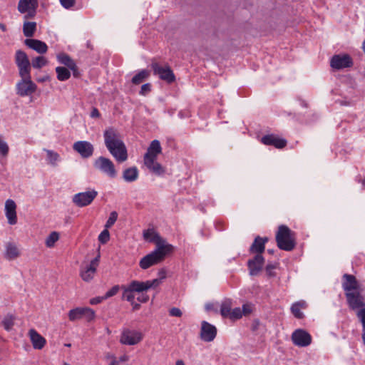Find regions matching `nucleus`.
Listing matches in <instances>:
<instances>
[{
    "label": "nucleus",
    "instance_id": "obj_1",
    "mask_svg": "<svg viewBox=\"0 0 365 365\" xmlns=\"http://www.w3.org/2000/svg\"><path fill=\"white\" fill-rule=\"evenodd\" d=\"M104 143L109 153L118 163L128 159L126 146L120 133L113 127H109L103 133Z\"/></svg>",
    "mask_w": 365,
    "mask_h": 365
},
{
    "label": "nucleus",
    "instance_id": "obj_2",
    "mask_svg": "<svg viewBox=\"0 0 365 365\" xmlns=\"http://www.w3.org/2000/svg\"><path fill=\"white\" fill-rule=\"evenodd\" d=\"M162 152L160 141L154 140L151 141L147 152L143 157V163L146 168L156 175H162L165 173V169L157 162V158Z\"/></svg>",
    "mask_w": 365,
    "mask_h": 365
},
{
    "label": "nucleus",
    "instance_id": "obj_3",
    "mask_svg": "<svg viewBox=\"0 0 365 365\" xmlns=\"http://www.w3.org/2000/svg\"><path fill=\"white\" fill-rule=\"evenodd\" d=\"M161 283L162 281L158 278L145 282L133 280L129 283L128 289L125 292L126 297L128 299L132 300L133 298V292H137L140 294L137 297L138 301L145 303L149 300V297L147 294L144 293V292L148 291L150 288H156Z\"/></svg>",
    "mask_w": 365,
    "mask_h": 365
},
{
    "label": "nucleus",
    "instance_id": "obj_4",
    "mask_svg": "<svg viewBox=\"0 0 365 365\" xmlns=\"http://www.w3.org/2000/svg\"><path fill=\"white\" fill-rule=\"evenodd\" d=\"M174 250L173 246L158 247L150 253L144 256L139 262V266L143 269H147L152 266L162 262L165 257Z\"/></svg>",
    "mask_w": 365,
    "mask_h": 365
},
{
    "label": "nucleus",
    "instance_id": "obj_5",
    "mask_svg": "<svg viewBox=\"0 0 365 365\" xmlns=\"http://www.w3.org/2000/svg\"><path fill=\"white\" fill-rule=\"evenodd\" d=\"M277 247L284 251H292L296 246V235L286 225H280L276 233Z\"/></svg>",
    "mask_w": 365,
    "mask_h": 365
},
{
    "label": "nucleus",
    "instance_id": "obj_6",
    "mask_svg": "<svg viewBox=\"0 0 365 365\" xmlns=\"http://www.w3.org/2000/svg\"><path fill=\"white\" fill-rule=\"evenodd\" d=\"M93 167L96 170L106 175L110 178H115L117 176L118 171L113 162L106 157L100 156L96 158L93 163Z\"/></svg>",
    "mask_w": 365,
    "mask_h": 365
},
{
    "label": "nucleus",
    "instance_id": "obj_7",
    "mask_svg": "<svg viewBox=\"0 0 365 365\" xmlns=\"http://www.w3.org/2000/svg\"><path fill=\"white\" fill-rule=\"evenodd\" d=\"M151 68L154 75L158 76L166 83H172L175 81V76L168 64L162 66L157 62H154L152 63Z\"/></svg>",
    "mask_w": 365,
    "mask_h": 365
},
{
    "label": "nucleus",
    "instance_id": "obj_8",
    "mask_svg": "<svg viewBox=\"0 0 365 365\" xmlns=\"http://www.w3.org/2000/svg\"><path fill=\"white\" fill-rule=\"evenodd\" d=\"M143 338L142 332L130 329H124L120 337V342L125 345H135L140 343Z\"/></svg>",
    "mask_w": 365,
    "mask_h": 365
},
{
    "label": "nucleus",
    "instance_id": "obj_9",
    "mask_svg": "<svg viewBox=\"0 0 365 365\" xmlns=\"http://www.w3.org/2000/svg\"><path fill=\"white\" fill-rule=\"evenodd\" d=\"M97 195L98 192L95 190L78 192L73 196L72 202L79 207H86L91 205Z\"/></svg>",
    "mask_w": 365,
    "mask_h": 365
},
{
    "label": "nucleus",
    "instance_id": "obj_10",
    "mask_svg": "<svg viewBox=\"0 0 365 365\" xmlns=\"http://www.w3.org/2000/svg\"><path fill=\"white\" fill-rule=\"evenodd\" d=\"M15 61L19 68L20 76L31 75V63L24 51L18 50L16 52Z\"/></svg>",
    "mask_w": 365,
    "mask_h": 365
},
{
    "label": "nucleus",
    "instance_id": "obj_11",
    "mask_svg": "<svg viewBox=\"0 0 365 365\" xmlns=\"http://www.w3.org/2000/svg\"><path fill=\"white\" fill-rule=\"evenodd\" d=\"M143 237L146 242L155 244L156 248L165 247V246H173L172 245L168 244L165 239L161 237L154 228H148L143 230Z\"/></svg>",
    "mask_w": 365,
    "mask_h": 365
},
{
    "label": "nucleus",
    "instance_id": "obj_12",
    "mask_svg": "<svg viewBox=\"0 0 365 365\" xmlns=\"http://www.w3.org/2000/svg\"><path fill=\"white\" fill-rule=\"evenodd\" d=\"M330 66L334 70H341L353 66V61L348 54L334 55L330 60Z\"/></svg>",
    "mask_w": 365,
    "mask_h": 365
},
{
    "label": "nucleus",
    "instance_id": "obj_13",
    "mask_svg": "<svg viewBox=\"0 0 365 365\" xmlns=\"http://www.w3.org/2000/svg\"><path fill=\"white\" fill-rule=\"evenodd\" d=\"M21 77L22 79L16 86L17 93L21 96H26L34 93L36 90V86L31 81V75Z\"/></svg>",
    "mask_w": 365,
    "mask_h": 365
},
{
    "label": "nucleus",
    "instance_id": "obj_14",
    "mask_svg": "<svg viewBox=\"0 0 365 365\" xmlns=\"http://www.w3.org/2000/svg\"><path fill=\"white\" fill-rule=\"evenodd\" d=\"M346 298L349 307L353 309L364 308L365 295L361 293V289L356 292L346 293Z\"/></svg>",
    "mask_w": 365,
    "mask_h": 365
},
{
    "label": "nucleus",
    "instance_id": "obj_15",
    "mask_svg": "<svg viewBox=\"0 0 365 365\" xmlns=\"http://www.w3.org/2000/svg\"><path fill=\"white\" fill-rule=\"evenodd\" d=\"M292 340L294 345L299 347H304L312 343V336L305 330L298 329L292 333Z\"/></svg>",
    "mask_w": 365,
    "mask_h": 365
},
{
    "label": "nucleus",
    "instance_id": "obj_16",
    "mask_svg": "<svg viewBox=\"0 0 365 365\" xmlns=\"http://www.w3.org/2000/svg\"><path fill=\"white\" fill-rule=\"evenodd\" d=\"M217 335L216 327L206 321L201 323L200 338L206 342L212 341Z\"/></svg>",
    "mask_w": 365,
    "mask_h": 365
},
{
    "label": "nucleus",
    "instance_id": "obj_17",
    "mask_svg": "<svg viewBox=\"0 0 365 365\" xmlns=\"http://www.w3.org/2000/svg\"><path fill=\"white\" fill-rule=\"evenodd\" d=\"M73 149L83 158H90L94 151V148L90 142L83 140L74 143Z\"/></svg>",
    "mask_w": 365,
    "mask_h": 365
},
{
    "label": "nucleus",
    "instance_id": "obj_18",
    "mask_svg": "<svg viewBox=\"0 0 365 365\" xmlns=\"http://www.w3.org/2000/svg\"><path fill=\"white\" fill-rule=\"evenodd\" d=\"M342 287L346 293L360 290V286L356 277L352 274H344L343 275Z\"/></svg>",
    "mask_w": 365,
    "mask_h": 365
},
{
    "label": "nucleus",
    "instance_id": "obj_19",
    "mask_svg": "<svg viewBox=\"0 0 365 365\" xmlns=\"http://www.w3.org/2000/svg\"><path fill=\"white\" fill-rule=\"evenodd\" d=\"M264 263V258L262 255H255L252 259L247 262L250 275L255 276L262 270Z\"/></svg>",
    "mask_w": 365,
    "mask_h": 365
},
{
    "label": "nucleus",
    "instance_id": "obj_20",
    "mask_svg": "<svg viewBox=\"0 0 365 365\" xmlns=\"http://www.w3.org/2000/svg\"><path fill=\"white\" fill-rule=\"evenodd\" d=\"M4 210L8 223L11 225H16L17 223V215L15 202L11 199L6 200Z\"/></svg>",
    "mask_w": 365,
    "mask_h": 365
},
{
    "label": "nucleus",
    "instance_id": "obj_21",
    "mask_svg": "<svg viewBox=\"0 0 365 365\" xmlns=\"http://www.w3.org/2000/svg\"><path fill=\"white\" fill-rule=\"evenodd\" d=\"M268 240L269 238L267 237H262L260 236H257L249 249L250 254L262 255V253L265 250V245Z\"/></svg>",
    "mask_w": 365,
    "mask_h": 365
},
{
    "label": "nucleus",
    "instance_id": "obj_22",
    "mask_svg": "<svg viewBox=\"0 0 365 365\" xmlns=\"http://www.w3.org/2000/svg\"><path fill=\"white\" fill-rule=\"evenodd\" d=\"M261 142L266 145H273L276 148L281 149L287 145V140L274 134L266 135L261 139Z\"/></svg>",
    "mask_w": 365,
    "mask_h": 365
},
{
    "label": "nucleus",
    "instance_id": "obj_23",
    "mask_svg": "<svg viewBox=\"0 0 365 365\" xmlns=\"http://www.w3.org/2000/svg\"><path fill=\"white\" fill-rule=\"evenodd\" d=\"M28 334L30 338L31 342L33 345V347L35 349L40 350L45 346L46 344V340L45 339L44 337L39 334L36 329H29Z\"/></svg>",
    "mask_w": 365,
    "mask_h": 365
},
{
    "label": "nucleus",
    "instance_id": "obj_24",
    "mask_svg": "<svg viewBox=\"0 0 365 365\" xmlns=\"http://www.w3.org/2000/svg\"><path fill=\"white\" fill-rule=\"evenodd\" d=\"M38 5V0H20L18 4V10L21 14L26 12H35Z\"/></svg>",
    "mask_w": 365,
    "mask_h": 365
},
{
    "label": "nucleus",
    "instance_id": "obj_25",
    "mask_svg": "<svg viewBox=\"0 0 365 365\" xmlns=\"http://www.w3.org/2000/svg\"><path fill=\"white\" fill-rule=\"evenodd\" d=\"M97 268L90 264H83L80 268V276L86 282H91L96 272Z\"/></svg>",
    "mask_w": 365,
    "mask_h": 365
},
{
    "label": "nucleus",
    "instance_id": "obj_26",
    "mask_svg": "<svg viewBox=\"0 0 365 365\" xmlns=\"http://www.w3.org/2000/svg\"><path fill=\"white\" fill-rule=\"evenodd\" d=\"M25 44L41 54L46 53L48 50L47 45L40 40L32 38L26 39Z\"/></svg>",
    "mask_w": 365,
    "mask_h": 365
},
{
    "label": "nucleus",
    "instance_id": "obj_27",
    "mask_svg": "<svg viewBox=\"0 0 365 365\" xmlns=\"http://www.w3.org/2000/svg\"><path fill=\"white\" fill-rule=\"evenodd\" d=\"M20 255L17 246L14 243H8L6 246L4 257L9 260H13Z\"/></svg>",
    "mask_w": 365,
    "mask_h": 365
},
{
    "label": "nucleus",
    "instance_id": "obj_28",
    "mask_svg": "<svg viewBox=\"0 0 365 365\" xmlns=\"http://www.w3.org/2000/svg\"><path fill=\"white\" fill-rule=\"evenodd\" d=\"M123 178L126 182H134L138 178V170L136 167L125 169L123 173Z\"/></svg>",
    "mask_w": 365,
    "mask_h": 365
},
{
    "label": "nucleus",
    "instance_id": "obj_29",
    "mask_svg": "<svg viewBox=\"0 0 365 365\" xmlns=\"http://www.w3.org/2000/svg\"><path fill=\"white\" fill-rule=\"evenodd\" d=\"M307 304L304 301H299L294 303L291 307V312L293 315L297 319H302L304 314L301 311L302 309H305Z\"/></svg>",
    "mask_w": 365,
    "mask_h": 365
},
{
    "label": "nucleus",
    "instance_id": "obj_30",
    "mask_svg": "<svg viewBox=\"0 0 365 365\" xmlns=\"http://www.w3.org/2000/svg\"><path fill=\"white\" fill-rule=\"evenodd\" d=\"M55 70L57 75V79L60 81H67L71 77L69 68L63 66H58Z\"/></svg>",
    "mask_w": 365,
    "mask_h": 365
},
{
    "label": "nucleus",
    "instance_id": "obj_31",
    "mask_svg": "<svg viewBox=\"0 0 365 365\" xmlns=\"http://www.w3.org/2000/svg\"><path fill=\"white\" fill-rule=\"evenodd\" d=\"M84 312V307H76L71 309L68 313V319L71 322L81 319Z\"/></svg>",
    "mask_w": 365,
    "mask_h": 365
},
{
    "label": "nucleus",
    "instance_id": "obj_32",
    "mask_svg": "<svg viewBox=\"0 0 365 365\" xmlns=\"http://www.w3.org/2000/svg\"><path fill=\"white\" fill-rule=\"evenodd\" d=\"M150 76V71L141 70L135 74L132 78V83L135 85H139L145 81Z\"/></svg>",
    "mask_w": 365,
    "mask_h": 365
},
{
    "label": "nucleus",
    "instance_id": "obj_33",
    "mask_svg": "<svg viewBox=\"0 0 365 365\" xmlns=\"http://www.w3.org/2000/svg\"><path fill=\"white\" fill-rule=\"evenodd\" d=\"M58 61L66 66L68 68L71 66H74V63H76L68 54L65 53H61L56 56Z\"/></svg>",
    "mask_w": 365,
    "mask_h": 365
},
{
    "label": "nucleus",
    "instance_id": "obj_34",
    "mask_svg": "<svg viewBox=\"0 0 365 365\" xmlns=\"http://www.w3.org/2000/svg\"><path fill=\"white\" fill-rule=\"evenodd\" d=\"M232 301L230 299H225L220 307V314L223 317L228 318L232 311Z\"/></svg>",
    "mask_w": 365,
    "mask_h": 365
},
{
    "label": "nucleus",
    "instance_id": "obj_35",
    "mask_svg": "<svg viewBox=\"0 0 365 365\" xmlns=\"http://www.w3.org/2000/svg\"><path fill=\"white\" fill-rule=\"evenodd\" d=\"M36 29L35 22H26L23 26L24 34L26 37H32Z\"/></svg>",
    "mask_w": 365,
    "mask_h": 365
},
{
    "label": "nucleus",
    "instance_id": "obj_36",
    "mask_svg": "<svg viewBox=\"0 0 365 365\" xmlns=\"http://www.w3.org/2000/svg\"><path fill=\"white\" fill-rule=\"evenodd\" d=\"M128 287H129V284H127V285H123L121 287V289H123L122 298H123V299H125V300L129 302L131 304V305L133 306V310H138V309H140V305L139 304H138V303H135V301H134L135 300V292H133V298L132 299V300H129L126 297L125 292L128 289Z\"/></svg>",
    "mask_w": 365,
    "mask_h": 365
},
{
    "label": "nucleus",
    "instance_id": "obj_37",
    "mask_svg": "<svg viewBox=\"0 0 365 365\" xmlns=\"http://www.w3.org/2000/svg\"><path fill=\"white\" fill-rule=\"evenodd\" d=\"M59 240V234L57 232H52L46 239L47 247H53L55 243Z\"/></svg>",
    "mask_w": 365,
    "mask_h": 365
},
{
    "label": "nucleus",
    "instance_id": "obj_38",
    "mask_svg": "<svg viewBox=\"0 0 365 365\" xmlns=\"http://www.w3.org/2000/svg\"><path fill=\"white\" fill-rule=\"evenodd\" d=\"M48 63L47 59L43 56H37L32 60L31 65L34 68H41Z\"/></svg>",
    "mask_w": 365,
    "mask_h": 365
},
{
    "label": "nucleus",
    "instance_id": "obj_39",
    "mask_svg": "<svg viewBox=\"0 0 365 365\" xmlns=\"http://www.w3.org/2000/svg\"><path fill=\"white\" fill-rule=\"evenodd\" d=\"M47 154V158L50 164L55 165L56 164V162L59 160L60 156L59 155L50 150H45Z\"/></svg>",
    "mask_w": 365,
    "mask_h": 365
},
{
    "label": "nucleus",
    "instance_id": "obj_40",
    "mask_svg": "<svg viewBox=\"0 0 365 365\" xmlns=\"http://www.w3.org/2000/svg\"><path fill=\"white\" fill-rule=\"evenodd\" d=\"M83 315V318H84L88 322L93 321L96 317L95 312L89 307H84Z\"/></svg>",
    "mask_w": 365,
    "mask_h": 365
},
{
    "label": "nucleus",
    "instance_id": "obj_41",
    "mask_svg": "<svg viewBox=\"0 0 365 365\" xmlns=\"http://www.w3.org/2000/svg\"><path fill=\"white\" fill-rule=\"evenodd\" d=\"M357 317L359 318L362 327H363V333H362V340L365 345V308L361 309L357 312Z\"/></svg>",
    "mask_w": 365,
    "mask_h": 365
},
{
    "label": "nucleus",
    "instance_id": "obj_42",
    "mask_svg": "<svg viewBox=\"0 0 365 365\" xmlns=\"http://www.w3.org/2000/svg\"><path fill=\"white\" fill-rule=\"evenodd\" d=\"M2 324L6 330H11L14 325V317L11 315L6 317L2 321Z\"/></svg>",
    "mask_w": 365,
    "mask_h": 365
},
{
    "label": "nucleus",
    "instance_id": "obj_43",
    "mask_svg": "<svg viewBox=\"0 0 365 365\" xmlns=\"http://www.w3.org/2000/svg\"><path fill=\"white\" fill-rule=\"evenodd\" d=\"M59 2L63 8L71 10L76 6L77 0H59Z\"/></svg>",
    "mask_w": 365,
    "mask_h": 365
},
{
    "label": "nucleus",
    "instance_id": "obj_44",
    "mask_svg": "<svg viewBox=\"0 0 365 365\" xmlns=\"http://www.w3.org/2000/svg\"><path fill=\"white\" fill-rule=\"evenodd\" d=\"M110 240V233L107 228L103 230L98 235V240L101 244L107 243Z\"/></svg>",
    "mask_w": 365,
    "mask_h": 365
},
{
    "label": "nucleus",
    "instance_id": "obj_45",
    "mask_svg": "<svg viewBox=\"0 0 365 365\" xmlns=\"http://www.w3.org/2000/svg\"><path fill=\"white\" fill-rule=\"evenodd\" d=\"M242 317V312L240 307L235 308L232 309L231 313L228 318L232 320H237L240 319Z\"/></svg>",
    "mask_w": 365,
    "mask_h": 365
},
{
    "label": "nucleus",
    "instance_id": "obj_46",
    "mask_svg": "<svg viewBox=\"0 0 365 365\" xmlns=\"http://www.w3.org/2000/svg\"><path fill=\"white\" fill-rule=\"evenodd\" d=\"M118 218V213L115 211L110 212V216L106 223V228H109L113 226L116 222Z\"/></svg>",
    "mask_w": 365,
    "mask_h": 365
},
{
    "label": "nucleus",
    "instance_id": "obj_47",
    "mask_svg": "<svg viewBox=\"0 0 365 365\" xmlns=\"http://www.w3.org/2000/svg\"><path fill=\"white\" fill-rule=\"evenodd\" d=\"M120 287L118 285L113 286L110 289H109L103 296L105 299H107L113 296H115L119 291Z\"/></svg>",
    "mask_w": 365,
    "mask_h": 365
},
{
    "label": "nucleus",
    "instance_id": "obj_48",
    "mask_svg": "<svg viewBox=\"0 0 365 365\" xmlns=\"http://www.w3.org/2000/svg\"><path fill=\"white\" fill-rule=\"evenodd\" d=\"M151 91V85L150 83H145L141 86L140 94L142 96H145Z\"/></svg>",
    "mask_w": 365,
    "mask_h": 365
},
{
    "label": "nucleus",
    "instance_id": "obj_49",
    "mask_svg": "<svg viewBox=\"0 0 365 365\" xmlns=\"http://www.w3.org/2000/svg\"><path fill=\"white\" fill-rule=\"evenodd\" d=\"M276 268V265L275 264H268L266 267H265V270H266V272H267V274L269 276V277H274L275 275L274 272H273V270Z\"/></svg>",
    "mask_w": 365,
    "mask_h": 365
},
{
    "label": "nucleus",
    "instance_id": "obj_50",
    "mask_svg": "<svg viewBox=\"0 0 365 365\" xmlns=\"http://www.w3.org/2000/svg\"><path fill=\"white\" fill-rule=\"evenodd\" d=\"M170 315L173 317H180L182 314L181 310L177 307H173L169 311Z\"/></svg>",
    "mask_w": 365,
    "mask_h": 365
},
{
    "label": "nucleus",
    "instance_id": "obj_51",
    "mask_svg": "<svg viewBox=\"0 0 365 365\" xmlns=\"http://www.w3.org/2000/svg\"><path fill=\"white\" fill-rule=\"evenodd\" d=\"M252 311V305L251 304H243L242 306V315H247V314H250Z\"/></svg>",
    "mask_w": 365,
    "mask_h": 365
},
{
    "label": "nucleus",
    "instance_id": "obj_52",
    "mask_svg": "<svg viewBox=\"0 0 365 365\" xmlns=\"http://www.w3.org/2000/svg\"><path fill=\"white\" fill-rule=\"evenodd\" d=\"M103 300H106L103 298V297H94V298H92V299H90V304H92V305L97 304H99V303L102 302Z\"/></svg>",
    "mask_w": 365,
    "mask_h": 365
},
{
    "label": "nucleus",
    "instance_id": "obj_53",
    "mask_svg": "<svg viewBox=\"0 0 365 365\" xmlns=\"http://www.w3.org/2000/svg\"><path fill=\"white\" fill-rule=\"evenodd\" d=\"M69 69L72 71L74 77L78 78L80 76V72L78 71V68L76 63H74V66L70 67Z\"/></svg>",
    "mask_w": 365,
    "mask_h": 365
},
{
    "label": "nucleus",
    "instance_id": "obj_54",
    "mask_svg": "<svg viewBox=\"0 0 365 365\" xmlns=\"http://www.w3.org/2000/svg\"><path fill=\"white\" fill-rule=\"evenodd\" d=\"M100 257H101V255L100 254L98 253V255L93 259H92L91 262H90V264L95 267L96 268H97L98 267V264H99V262H100Z\"/></svg>",
    "mask_w": 365,
    "mask_h": 365
},
{
    "label": "nucleus",
    "instance_id": "obj_55",
    "mask_svg": "<svg viewBox=\"0 0 365 365\" xmlns=\"http://www.w3.org/2000/svg\"><path fill=\"white\" fill-rule=\"evenodd\" d=\"M158 279H160L161 281L165 279L166 278V271H165V269H160L158 271Z\"/></svg>",
    "mask_w": 365,
    "mask_h": 365
},
{
    "label": "nucleus",
    "instance_id": "obj_56",
    "mask_svg": "<svg viewBox=\"0 0 365 365\" xmlns=\"http://www.w3.org/2000/svg\"><path fill=\"white\" fill-rule=\"evenodd\" d=\"M101 114L99 110L96 108H93L91 113V118H98L100 117Z\"/></svg>",
    "mask_w": 365,
    "mask_h": 365
},
{
    "label": "nucleus",
    "instance_id": "obj_57",
    "mask_svg": "<svg viewBox=\"0 0 365 365\" xmlns=\"http://www.w3.org/2000/svg\"><path fill=\"white\" fill-rule=\"evenodd\" d=\"M108 365H119V361L116 359L115 356H111V360Z\"/></svg>",
    "mask_w": 365,
    "mask_h": 365
},
{
    "label": "nucleus",
    "instance_id": "obj_58",
    "mask_svg": "<svg viewBox=\"0 0 365 365\" xmlns=\"http://www.w3.org/2000/svg\"><path fill=\"white\" fill-rule=\"evenodd\" d=\"M205 309L207 311H211V310H213L214 309V304H212V303H208V304H206L205 305Z\"/></svg>",
    "mask_w": 365,
    "mask_h": 365
},
{
    "label": "nucleus",
    "instance_id": "obj_59",
    "mask_svg": "<svg viewBox=\"0 0 365 365\" xmlns=\"http://www.w3.org/2000/svg\"><path fill=\"white\" fill-rule=\"evenodd\" d=\"M128 360V356H127L125 354L121 356L119 358V361H121V362H125V361H127Z\"/></svg>",
    "mask_w": 365,
    "mask_h": 365
},
{
    "label": "nucleus",
    "instance_id": "obj_60",
    "mask_svg": "<svg viewBox=\"0 0 365 365\" xmlns=\"http://www.w3.org/2000/svg\"><path fill=\"white\" fill-rule=\"evenodd\" d=\"M49 79V77L48 76H43L42 78H39L37 79V81L38 82H44Z\"/></svg>",
    "mask_w": 365,
    "mask_h": 365
},
{
    "label": "nucleus",
    "instance_id": "obj_61",
    "mask_svg": "<svg viewBox=\"0 0 365 365\" xmlns=\"http://www.w3.org/2000/svg\"><path fill=\"white\" fill-rule=\"evenodd\" d=\"M0 29L3 31H5L6 30V27L4 24L0 23Z\"/></svg>",
    "mask_w": 365,
    "mask_h": 365
},
{
    "label": "nucleus",
    "instance_id": "obj_62",
    "mask_svg": "<svg viewBox=\"0 0 365 365\" xmlns=\"http://www.w3.org/2000/svg\"><path fill=\"white\" fill-rule=\"evenodd\" d=\"M176 365H185L182 360H178L176 361Z\"/></svg>",
    "mask_w": 365,
    "mask_h": 365
},
{
    "label": "nucleus",
    "instance_id": "obj_63",
    "mask_svg": "<svg viewBox=\"0 0 365 365\" xmlns=\"http://www.w3.org/2000/svg\"><path fill=\"white\" fill-rule=\"evenodd\" d=\"M111 356H114V355H113V354H112L108 353V354L106 355V359H110V360H111Z\"/></svg>",
    "mask_w": 365,
    "mask_h": 365
},
{
    "label": "nucleus",
    "instance_id": "obj_64",
    "mask_svg": "<svg viewBox=\"0 0 365 365\" xmlns=\"http://www.w3.org/2000/svg\"><path fill=\"white\" fill-rule=\"evenodd\" d=\"M363 50H364V52L365 53V39H364V41L363 43Z\"/></svg>",
    "mask_w": 365,
    "mask_h": 365
}]
</instances>
